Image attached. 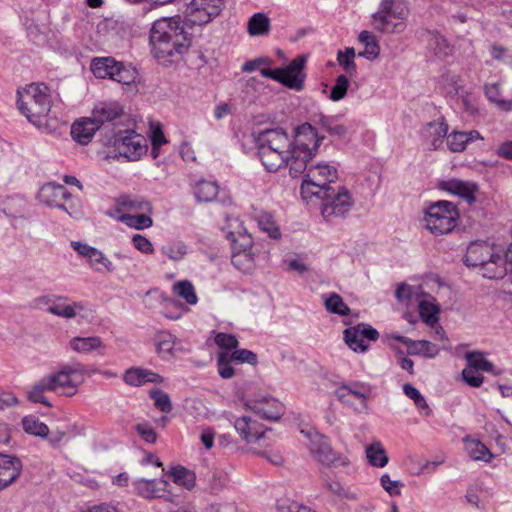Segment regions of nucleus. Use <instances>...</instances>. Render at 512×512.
Returning a JSON list of instances; mask_svg holds the SVG:
<instances>
[{"mask_svg": "<svg viewBox=\"0 0 512 512\" xmlns=\"http://www.w3.org/2000/svg\"><path fill=\"white\" fill-rule=\"evenodd\" d=\"M52 392L65 396H73L83 382V374L76 368L65 366L56 373L48 374Z\"/></svg>", "mask_w": 512, "mask_h": 512, "instance_id": "4468645a", "label": "nucleus"}, {"mask_svg": "<svg viewBox=\"0 0 512 512\" xmlns=\"http://www.w3.org/2000/svg\"><path fill=\"white\" fill-rule=\"evenodd\" d=\"M22 464L16 457L0 453V491L19 477Z\"/></svg>", "mask_w": 512, "mask_h": 512, "instance_id": "a878e982", "label": "nucleus"}, {"mask_svg": "<svg viewBox=\"0 0 512 512\" xmlns=\"http://www.w3.org/2000/svg\"><path fill=\"white\" fill-rule=\"evenodd\" d=\"M214 342L220 349L225 350H234L239 344L235 335L224 332H214Z\"/></svg>", "mask_w": 512, "mask_h": 512, "instance_id": "69168bd1", "label": "nucleus"}, {"mask_svg": "<svg viewBox=\"0 0 512 512\" xmlns=\"http://www.w3.org/2000/svg\"><path fill=\"white\" fill-rule=\"evenodd\" d=\"M151 213L152 212H140L139 214L125 213L124 215H118L117 219L129 228L144 230L153 225V220L150 216Z\"/></svg>", "mask_w": 512, "mask_h": 512, "instance_id": "72a5a7b5", "label": "nucleus"}, {"mask_svg": "<svg viewBox=\"0 0 512 512\" xmlns=\"http://www.w3.org/2000/svg\"><path fill=\"white\" fill-rule=\"evenodd\" d=\"M170 476L172 477L174 483L188 490H191L195 486L194 473L183 466L172 468Z\"/></svg>", "mask_w": 512, "mask_h": 512, "instance_id": "8fccbe9b", "label": "nucleus"}, {"mask_svg": "<svg viewBox=\"0 0 512 512\" xmlns=\"http://www.w3.org/2000/svg\"><path fill=\"white\" fill-rule=\"evenodd\" d=\"M174 292L190 305H195L198 301L194 286L188 280H183L176 283L174 285Z\"/></svg>", "mask_w": 512, "mask_h": 512, "instance_id": "5fc2aeb1", "label": "nucleus"}, {"mask_svg": "<svg viewBox=\"0 0 512 512\" xmlns=\"http://www.w3.org/2000/svg\"><path fill=\"white\" fill-rule=\"evenodd\" d=\"M123 381L133 387H140L147 383L161 384L164 378L152 370L132 367L125 371Z\"/></svg>", "mask_w": 512, "mask_h": 512, "instance_id": "bb28decb", "label": "nucleus"}, {"mask_svg": "<svg viewBox=\"0 0 512 512\" xmlns=\"http://www.w3.org/2000/svg\"><path fill=\"white\" fill-rule=\"evenodd\" d=\"M117 61L111 57L95 58L91 63V71L96 78L112 79Z\"/></svg>", "mask_w": 512, "mask_h": 512, "instance_id": "4c0bfd02", "label": "nucleus"}, {"mask_svg": "<svg viewBox=\"0 0 512 512\" xmlns=\"http://www.w3.org/2000/svg\"><path fill=\"white\" fill-rule=\"evenodd\" d=\"M351 398L357 399L359 403L355 404L354 408L358 412H363L367 410V399L370 395V388L366 385H358L355 384L353 387H350Z\"/></svg>", "mask_w": 512, "mask_h": 512, "instance_id": "6e6d98bb", "label": "nucleus"}, {"mask_svg": "<svg viewBox=\"0 0 512 512\" xmlns=\"http://www.w3.org/2000/svg\"><path fill=\"white\" fill-rule=\"evenodd\" d=\"M135 493L144 499L161 498L168 491L169 483L163 479H138L133 483Z\"/></svg>", "mask_w": 512, "mask_h": 512, "instance_id": "5701e85b", "label": "nucleus"}, {"mask_svg": "<svg viewBox=\"0 0 512 512\" xmlns=\"http://www.w3.org/2000/svg\"><path fill=\"white\" fill-rule=\"evenodd\" d=\"M22 427L26 433L34 436L45 438L49 434L48 426L32 415L25 416L22 419Z\"/></svg>", "mask_w": 512, "mask_h": 512, "instance_id": "c03bdc74", "label": "nucleus"}, {"mask_svg": "<svg viewBox=\"0 0 512 512\" xmlns=\"http://www.w3.org/2000/svg\"><path fill=\"white\" fill-rule=\"evenodd\" d=\"M234 428L242 440L247 443H256L265 436L266 428L254 414H247L237 418Z\"/></svg>", "mask_w": 512, "mask_h": 512, "instance_id": "a211bd4d", "label": "nucleus"}, {"mask_svg": "<svg viewBox=\"0 0 512 512\" xmlns=\"http://www.w3.org/2000/svg\"><path fill=\"white\" fill-rule=\"evenodd\" d=\"M234 362L230 359L229 353L220 352L217 357L218 373L223 379H230L234 376V368L231 363Z\"/></svg>", "mask_w": 512, "mask_h": 512, "instance_id": "680f3d73", "label": "nucleus"}, {"mask_svg": "<svg viewBox=\"0 0 512 512\" xmlns=\"http://www.w3.org/2000/svg\"><path fill=\"white\" fill-rule=\"evenodd\" d=\"M485 95L489 101L495 103L501 110H512V100L501 98L500 85L498 83L487 84L485 86Z\"/></svg>", "mask_w": 512, "mask_h": 512, "instance_id": "de8ad7c7", "label": "nucleus"}, {"mask_svg": "<svg viewBox=\"0 0 512 512\" xmlns=\"http://www.w3.org/2000/svg\"><path fill=\"white\" fill-rule=\"evenodd\" d=\"M115 211L119 215L125 213L139 214L140 212H152L153 207L150 201L143 197L122 195L116 199Z\"/></svg>", "mask_w": 512, "mask_h": 512, "instance_id": "393cba45", "label": "nucleus"}, {"mask_svg": "<svg viewBox=\"0 0 512 512\" xmlns=\"http://www.w3.org/2000/svg\"><path fill=\"white\" fill-rule=\"evenodd\" d=\"M219 192V186L214 181L200 180L193 187V194L200 202L213 201Z\"/></svg>", "mask_w": 512, "mask_h": 512, "instance_id": "c9c22d12", "label": "nucleus"}, {"mask_svg": "<svg viewBox=\"0 0 512 512\" xmlns=\"http://www.w3.org/2000/svg\"><path fill=\"white\" fill-rule=\"evenodd\" d=\"M50 88L44 83H31L17 90V107L31 123L40 125L52 107Z\"/></svg>", "mask_w": 512, "mask_h": 512, "instance_id": "f03ea898", "label": "nucleus"}, {"mask_svg": "<svg viewBox=\"0 0 512 512\" xmlns=\"http://www.w3.org/2000/svg\"><path fill=\"white\" fill-rule=\"evenodd\" d=\"M324 136L315 127L304 123L297 127L290 149V174L294 177L304 173L313 155L317 152Z\"/></svg>", "mask_w": 512, "mask_h": 512, "instance_id": "7ed1b4c3", "label": "nucleus"}, {"mask_svg": "<svg viewBox=\"0 0 512 512\" xmlns=\"http://www.w3.org/2000/svg\"><path fill=\"white\" fill-rule=\"evenodd\" d=\"M52 392V387L49 382L48 375L36 381L27 392V399L32 403H40L46 407H51L52 404L45 396V392Z\"/></svg>", "mask_w": 512, "mask_h": 512, "instance_id": "2f4dec72", "label": "nucleus"}, {"mask_svg": "<svg viewBox=\"0 0 512 512\" xmlns=\"http://www.w3.org/2000/svg\"><path fill=\"white\" fill-rule=\"evenodd\" d=\"M270 19L264 13H255L252 15L247 24L248 33L251 36L266 35L270 31Z\"/></svg>", "mask_w": 512, "mask_h": 512, "instance_id": "79ce46f5", "label": "nucleus"}, {"mask_svg": "<svg viewBox=\"0 0 512 512\" xmlns=\"http://www.w3.org/2000/svg\"><path fill=\"white\" fill-rule=\"evenodd\" d=\"M150 44L153 56L160 63L168 64L188 51L191 39L179 17L161 18L152 25Z\"/></svg>", "mask_w": 512, "mask_h": 512, "instance_id": "f257e3e1", "label": "nucleus"}, {"mask_svg": "<svg viewBox=\"0 0 512 512\" xmlns=\"http://www.w3.org/2000/svg\"><path fill=\"white\" fill-rule=\"evenodd\" d=\"M316 123L331 136L342 137L347 133V127L337 116L319 114Z\"/></svg>", "mask_w": 512, "mask_h": 512, "instance_id": "ea45409f", "label": "nucleus"}, {"mask_svg": "<svg viewBox=\"0 0 512 512\" xmlns=\"http://www.w3.org/2000/svg\"><path fill=\"white\" fill-rule=\"evenodd\" d=\"M368 463L374 467H384L388 464V456L381 442L375 441L365 449Z\"/></svg>", "mask_w": 512, "mask_h": 512, "instance_id": "a19ab883", "label": "nucleus"}, {"mask_svg": "<svg viewBox=\"0 0 512 512\" xmlns=\"http://www.w3.org/2000/svg\"><path fill=\"white\" fill-rule=\"evenodd\" d=\"M66 297L63 296H43L37 299L39 305H47V311L53 315L71 319L76 316L77 310H83V305L80 302L73 304H66Z\"/></svg>", "mask_w": 512, "mask_h": 512, "instance_id": "aec40b11", "label": "nucleus"}, {"mask_svg": "<svg viewBox=\"0 0 512 512\" xmlns=\"http://www.w3.org/2000/svg\"><path fill=\"white\" fill-rule=\"evenodd\" d=\"M438 312L437 306L432 303L421 301L419 304L420 317L429 326H434L438 322Z\"/></svg>", "mask_w": 512, "mask_h": 512, "instance_id": "bf43d9fd", "label": "nucleus"}, {"mask_svg": "<svg viewBox=\"0 0 512 512\" xmlns=\"http://www.w3.org/2000/svg\"><path fill=\"white\" fill-rule=\"evenodd\" d=\"M449 126L444 117L429 122L425 127V135L430 139V148L437 150L447 137Z\"/></svg>", "mask_w": 512, "mask_h": 512, "instance_id": "7c9ffc66", "label": "nucleus"}, {"mask_svg": "<svg viewBox=\"0 0 512 512\" xmlns=\"http://www.w3.org/2000/svg\"><path fill=\"white\" fill-rule=\"evenodd\" d=\"M427 43L437 57H447L453 53V47L437 31H427Z\"/></svg>", "mask_w": 512, "mask_h": 512, "instance_id": "473e14b6", "label": "nucleus"}, {"mask_svg": "<svg viewBox=\"0 0 512 512\" xmlns=\"http://www.w3.org/2000/svg\"><path fill=\"white\" fill-rule=\"evenodd\" d=\"M465 359L469 368L478 369L482 372H492L493 363L485 358L483 352L469 351L465 353Z\"/></svg>", "mask_w": 512, "mask_h": 512, "instance_id": "49530a36", "label": "nucleus"}, {"mask_svg": "<svg viewBox=\"0 0 512 512\" xmlns=\"http://www.w3.org/2000/svg\"><path fill=\"white\" fill-rule=\"evenodd\" d=\"M250 413L257 418L266 420H278L283 413L282 404L274 398H263L248 404Z\"/></svg>", "mask_w": 512, "mask_h": 512, "instance_id": "b1692460", "label": "nucleus"}, {"mask_svg": "<svg viewBox=\"0 0 512 512\" xmlns=\"http://www.w3.org/2000/svg\"><path fill=\"white\" fill-rule=\"evenodd\" d=\"M233 266L244 274H251L256 267L255 253L253 251L232 252Z\"/></svg>", "mask_w": 512, "mask_h": 512, "instance_id": "e433bc0d", "label": "nucleus"}, {"mask_svg": "<svg viewBox=\"0 0 512 512\" xmlns=\"http://www.w3.org/2000/svg\"><path fill=\"white\" fill-rule=\"evenodd\" d=\"M40 202L49 206L62 209L70 216H76L79 212V199L60 184L47 183L38 193Z\"/></svg>", "mask_w": 512, "mask_h": 512, "instance_id": "9d476101", "label": "nucleus"}, {"mask_svg": "<svg viewBox=\"0 0 512 512\" xmlns=\"http://www.w3.org/2000/svg\"><path fill=\"white\" fill-rule=\"evenodd\" d=\"M70 347L79 353H90L93 350L105 348L102 339L98 336L74 337L70 340Z\"/></svg>", "mask_w": 512, "mask_h": 512, "instance_id": "58836bf2", "label": "nucleus"}, {"mask_svg": "<svg viewBox=\"0 0 512 512\" xmlns=\"http://www.w3.org/2000/svg\"><path fill=\"white\" fill-rule=\"evenodd\" d=\"M150 398L154 400V405L161 412L169 413L172 410L170 397L162 390L154 389L150 391Z\"/></svg>", "mask_w": 512, "mask_h": 512, "instance_id": "0e129e2a", "label": "nucleus"}, {"mask_svg": "<svg viewBox=\"0 0 512 512\" xmlns=\"http://www.w3.org/2000/svg\"><path fill=\"white\" fill-rule=\"evenodd\" d=\"M229 238L232 243V252L252 251L253 239L247 232H230Z\"/></svg>", "mask_w": 512, "mask_h": 512, "instance_id": "3c124183", "label": "nucleus"}, {"mask_svg": "<svg viewBox=\"0 0 512 512\" xmlns=\"http://www.w3.org/2000/svg\"><path fill=\"white\" fill-rule=\"evenodd\" d=\"M437 188L463 199L469 205L476 201V195L479 192V186L476 182L457 178L442 180L437 184Z\"/></svg>", "mask_w": 512, "mask_h": 512, "instance_id": "dca6fc26", "label": "nucleus"}, {"mask_svg": "<svg viewBox=\"0 0 512 512\" xmlns=\"http://www.w3.org/2000/svg\"><path fill=\"white\" fill-rule=\"evenodd\" d=\"M467 136L463 131H453L447 134L446 142L452 152H462L467 146Z\"/></svg>", "mask_w": 512, "mask_h": 512, "instance_id": "052dcab7", "label": "nucleus"}, {"mask_svg": "<svg viewBox=\"0 0 512 512\" xmlns=\"http://www.w3.org/2000/svg\"><path fill=\"white\" fill-rule=\"evenodd\" d=\"M343 338L347 346L357 353H365L369 349L366 340L377 341L379 332L369 324L359 323L355 326L346 328L343 332Z\"/></svg>", "mask_w": 512, "mask_h": 512, "instance_id": "2eb2a0df", "label": "nucleus"}, {"mask_svg": "<svg viewBox=\"0 0 512 512\" xmlns=\"http://www.w3.org/2000/svg\"><path fill=\"white\" fill-rule=\"evenodd\" d=\"M115 72L111 80L124 85H130L135 82L137 78V71L129 66H125L121 62H117Z\"/></svg>", "mask_w": 512, "mask_h": 512, "instance_id": "603ef678", "label": "nucleus"}, {"mask_svg": "<svg viewBox=\"0 0 512 512\" xmlns=\"http://www.w3.org/2000/svg\"><path fill=\"white\" fill-rule=\"evenodd\" d=\"M153 342L156 353L162 360H170L183 352L181 341L169 331H157Z\"/></svg>", "mask_w": 512, "mask_h": 512, "instance_id": "6ab92c4d", "label": "nucleus"}, {"mask_svg": "<svg viewBox=\"0 0 512 512\" xmlns=\"http://www.w3.org/2000/svg\"><path fill=\"white\" fill-rule=\"evenodd\" d=\"M137 434L143 441L148 444H155L158 439V434L154 427L147 421L137 423L134 427Z\"/></svg>", "mask_w": 512, "mask_h": 512, "instance_id": "e2e57ef3", "label": "nucleus"}, {"mask_svg": "<svg viewBox=\"0 0 512 512\" xmlns=\"http://www.w3.org/2000/svg\"><path fill=\"white\" fill-rule=\"evenodd\" d=\"M224 0H192L186 8V21L191 26H201L217 17Z\"/></svg>", "mask_w": 512, "mask_h": 512, "instance_id": "ddd939ff", "label": "nucleus"}, {"mask_svg": "<svg viewBox=\"0 0 512 512\" xmlns=\"http://www.w3.org/2000/svg\"><path fill=\"white\" fill-rule=\"evenodd\" d=\"M259 228L267 233L269 237L278 239L281 236L280 228L276 224L273 216L268 212H259L256 215Z\"/></svg>", "mask_w": 512, "mask_h": 512, "instance_id": "a18cd8bd", "label": "nucleus"}, {"mask_svg": "<svg viewBox=\"0 0 512 512\" xmlns=\"http://www.w3.org/2000/svg\"><path fill=\"white\" fill-rule=\"evenodd\" d=\"M162 253L169 259L178 261L181 260L186 255L187 249L182 242H176L164 246L162 248Z\"/></svg>", "mask_w": 512, "mask_h": 512, "instance_id": "774afa93", "label": "nucleus"}, {"mask_svg": "<svg viewBox=\"0 0 512 512\" xmlns=\"http://www.w3.org/2000/svg\"><path fill=\"white\" fill-rule=\"evenodd\" d=\"M307 63V56L304 54L297 55L291 62L280 68H264L260 73L263 77L272 79L281 83L283 86L294 90L302 91L304 89V82L306 74L304 68Z\"/></svg>", "mask_w": 512, "mask_h": 512, "instance_id": "6e6552de", "label": "nucleus"}, {"mask_svg": "<svg viewBox=\"0 0 512 512\" xmlns=\"http://www.w3.org/2000/svg\"><path fill=\"white\" fill-rule=\"evenodd\" d=\"M115 151L128 161L139 160L148 149L146 139L133 130L119 131L114 135Z\"/></svg>", "mask_w": 512, "mask_h": 512, "instance_id": "f8f14e48", "label": "nucleus"}, {"mask_svg": "<svg viewBox=\"0 0 512 512\" xmlns=\"http://www.w3.org/2000/svg\"><path fill=\"white\" fill-rule=\"evenodd\" d=\"M256 146L274 148L280 151H290L291 141L282 128L261 131L256 137Z\"/></svg>", "mask_w": 512, "mask_h": 512, "instance_id": "412c9836", "label": "nucleus"}, {"mask_svg": "<svg viewBox=\"0 0 512 512\" xmlns=\"http://www.w3.org/2000/svg\"><path fill=\"white\" fill-rule=\"evenodd\" d=\"M71 247L82 257L88 260L92 270L98 273L113 272V263L105 256V254L95 247L78 241H73Z\"/></svg>", "mask_w": 512, "mask_h": 512, "instance_id": "f3484780", "label": "nucleus"}, {"mask_svg": "<svg viewBox=\"0 0 512 512\" xmlns=\"http://www.w3.org/2000/svg\"><path fill=\"white\" fill-rule=\"evenodd\" d=\"M123 114V107L117 101L101 102L97 104L93 111L92 117L101 127L106 122H112Z\"/></svg>", "mask_w": 512, "mask_h": 512, "instance_id": "c756f323", "label": "nucleus"}, {"mask_svg": "<svg viewBox=\"0 0 512 512\" xmlns=\"http://www.w3.org/2000/svg\"><path fill=\"white\" fill-rule=\"evenodd\" d=\"M481 372L482 371L478 369L465 367L462 370V378L470 387L478 388L484 382V376L481 374Z\"/></svg>", "mask_w": 512, "mask_h": 512, "instance_id": "338daca9", "label": "nucleus"}, {"mask_svg": "<svg viewBox=\"0 0 512 512\" xmlns=\"http://www.w3.org/2000/svg\"><path fill=\"white\" fill-rule=\"evenodd\" d=\"M259 159L268 172H277L284 166L290 167V151L257 146Z\"/></svg>", "mask_w": 512, "mask_h": 512, "instance_id": "4be33fe9", "label": "nucleus"}, {"mask_svg": "<svg viewBox=\"0 0 512 512\" xmlns=\"http://www.w3.org/2000/svg\"><path fill=\"white\" fill-rule=\"evenodd\" d=\"M337 62L345 70V72L352 76L357 71L355 63V50L352 47L345 48L344 51L339 50L337 53Z\"/></svg>", "mask_w": 512, "mask_h": 512, "instance_id": "864d4df0", "label": "nucleus"}, {"mask_svg": "<svg viewBox=\"0 0 512 512\" xmlns=\"http://www.w3.org/2000/svg\"><path fill=\"white\" fill-rule=\"evenodd\" d=\"M305 176L301 185L303 198L320 197L322 192L330 189V184L338 179V170L335 165L327 162L308 164L304 171Z\"/></svg>", "mask_w": 512, "mask_h": 512, "instance_id": "423d86ee", "label": "nucleus"}, {"mask_svg": "<svg viewBox=\"0 0 512 512\" xmlns=\"http://www.w3.org/2000/svg\"><path fill=\"white\" fill-rule=\"evenodd\" d=\"M349 88V80L346 75H338L335 80V84L330 90L329 98L334 101H340L342 100L348 91Z\"/></svg>", "mask_w": 512, "mask_h": 512, "instance_id": "13d9d810", "label": "nucleus"}, {"mask_svg": "<svg viewBox=\"0 0 512 512\" xmlns=\"http://www.w3.org/2000/svg\"><path fill=\"white\" fill-rule=\"evenodd\" d=\"M99 125L93 117H84L72 124L71 135L79 144L86 145L93 138L95 132L99 129Z\"/></svg>", "mask_w": 512, "mask_h": 512, "instance_id": "c85d7f7f", "label": "nucleus"}, {"mask_svg": "<svg viewBox=\"0 0 512 512\" xmlns=\"http://www.w3.org/2000/svg\"><path fill=\"white\" fill-rule=\"evenodd\" d=\"M325 309L333 314L348 316L351 313L350 307L343 301L337 293H330L324 300Z\"/></svg>", "mask_w": 512, "mask_h": 512, "instance_id": "37998d69", "label": "nucleus"}, {"mask_svg": "<svg viewBox=\"0 0 512 512\" xmlns=\"http://www.w3.org/2000/svg\"><path fill=\"white\" fill-rule=\"evenodd\" d=\"M409 14L408 7L400 0H381L378 11L373 15L376 28L382 33L404 31V21Z\"/></svg>", "mask_w": 512, "mask_h": 512, "instance_id": "0eeeda50", "label": "nucleus"}, {"mask_svg": "<svg viewBox=\"0 0 512 512\" xmlns=\"http://www.w3.org/2000/svg\"><path fill=\"white\" fill-rule=\"evenodd\" d=\"M403 392L407 397H409L410 399H412L414 401L416 407L420 411H425L426 415L430 414L431 410L429 408V405L427 404L425 398L423 397V395L420 393V391L417 388H415L411 384L407 383V384H404V386H403Z\"/></svg>", "mask_w": 512, "mask_h": 512, "instance_id": "4d7b16f0", "label": "nucleus"}, {"mask_svg": "<svg viewBox=\"0 0 512 512\" xmlns=\"http://www.w3.org/2000/svg\"><path fill=\"white\" fill-rule=\"evenodd\" d=\"M465 264L470 267H479L482 275L489 279H501L508 271L505 255L497 254L494 246L486 241H476L468 246Z\"/></svg>", "mask_w": 512, "mask_h": 512, "instance_id": "20e7f679", "label": "nucleus"}, {"mask_svg": "<svg viewBox=\"0 0 512 512\" xmlns=\"http://www.w3.org/2000/svg\"><path fill=\"white\" fill-rule=\"evenodd\" d=\"M460 218L456 204L447 200H438L426 204L423 210L424 227L434 236L451 233Z\"/></svg>", "mask_w": 512, "mask_h": 512, "instance_id": "39448f33", "label": "nucleus"}, {"mask_svg": "<svg viewBox=\"0 0 512 512\" xmlns=\"http://www.w3.org/2000/svg\"><path fill=\"white\" fill-rule=\"evenodd\" d=\"M319 198L322 199L321 214L327 221L345 216L353 205L351 194L345 187H339L337 191L327 189Z\"/></svg>", "mask_w": 512, "mask_h": 512, "instance_id": "9b49d317", "label": "nucleus"}, {"mask_svg": "<svg viewBox=\"0 0 512 512\" xmlns=\"http://www.w3.org/2000/svg\"><path fill=\"white\" fill-rule=\"evenodd\" d=\"M358 39L359 42L365 46L364 50L358 54L360 57H364L368 60H374L379 56L380 46L372 32L364 30L359 34Z\"/></svg>", "mask_w": 512, "mask_h": 512, "instance_id": "f704fd0d", "label": "nucleus"}, {"mask_svg": "<svg viewBox=\"0 0 512 512\" xmlns=\"http://www.w3.org/2000/svg\"><path fill=\"white\" fill-rule=\"evenodd\" d=\"M390 338L407 346L408 351L411 354H419L424 357L434 358L439 354L440 351V348L436 344L427 340L414 341L401 335H392Z\"/></svg>", "mask_w": 512, "mask_h": 512, "instance_id": "cd10ccee", "label": "nucleus"}, {"mask_svg": "<svg viewBox=\"0 0 512 512\" xmlns=\"http://www.w3.org/2000/svg\"><path fill=\"white\" fill-rule=\"evenodd\" d=\"M466 450L469 456L477 461L490 462L493 454L479 440H469L466 442Z\"/></svg>", "mask_w": 512, "mask_h": 512, "instance_id": "09e8293b", "label": "nucleus"}, {"mask_svg": "<svg viewBox=\"0 0 512 512\" xmlns=\"http://www.w3.org/2000/svg\"><path fill=\"white\" fill-rule=\"evenodd\" d=\"M301 434L308 440V449L313 457L323 465L348 466L349 461L341 457L331 447L328 438L314 429H301Z\"/></svg>", "mask_w": 512, "mask_h": 512, "instance_id": "1a4fd4ad", "label": "nucleus"}]
</instances>
